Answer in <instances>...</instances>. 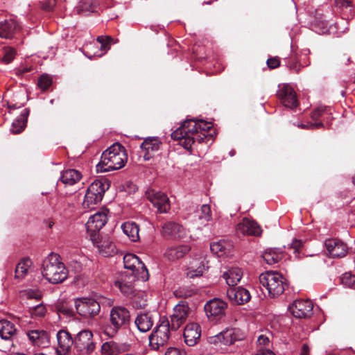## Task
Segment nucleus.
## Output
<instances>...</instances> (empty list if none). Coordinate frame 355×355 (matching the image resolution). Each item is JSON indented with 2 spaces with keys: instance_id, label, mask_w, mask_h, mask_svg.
I'll return each instance as SVG.
<instances>
[{
  "instance_id": "nucleus-1",
  "label": "nucleus",
  "mask_w": 355,
  "mask_h": 355,
  "mask_svg": "<svg viewBox=\"0 0 355 355\" xmlns=\"http://www.w3.org/2000/svg\"><path fill=\"white\" fill-rule=\"evenodd\" d=\"M211 128V123L203 120L187 119L171 133V138L179 141L180 144L185 149L191 150L196 141L202 143L207 142L211 139V135L208 134V131Z\"/></svg>"
},
{
  "instance_id": "nucleus-2",
  "label": "nucleus",
  "mask_w": 355,
  "mask_h": 355,
  "mask_svg": "<svg viewBox=\"0 0 355 355\" xmlns=\"http://www.w3.org/2000/svg\"><path fill=\"white\" fill-rule=\"evenodd\" d=\"M127 161L128 154L125 148L119 143H115L102 153L96 170L101 173L119 170L125 165Z\"/></svg>"
},
{
  "instance_id": "nucleus-3",
  "label": "nucleus",
  "mask_w": 355,
  "mask_h": 355,
  "mask_svg": "<svg viewBox=\"0 0 355 355\" xmlns=\"http://www.w3.org/2000/svg\"><path fill=\"white\" fill-rule=\"evenodd\" d=\"M43 277L51 284L63 282L68 276V270L56 253H50L43 261L42 267Z\"/></svg>"
},
{
  "instance_id": "nucleus-4",
  "label": "nucleus",
  "mask_w": 355,
  "mask_h": 355,
  "mask_svg": "<svg viewBox=\"0 0 355 355\" xmlns=\"http://www.w3.org/2000/svg\"><path fill=\"white\" fill-rule=\"evenodd\" d=\"M110 183L107 180H96L87 188L83 202L84 209H93L100 203L105 192L109 189Z\"/></svg>"
},
{
  "instance_id": "nucleus-5",
  "label": "nucleus",
  "mask_w": 355,
  "mask_h": 355,
  "mask_svg": "<svg viewBox=\"0 0 355 355\" xmlns=\"http://www.w3.org/2000/svg\"><path fill=\"white\" fill-rule=\"evenodd\" d=\"M110 327L105 329V333L110 337L114 336L122 328H125L130 322V311L123 306H114L110 313Z\"/></svg>"
},
{
  "instance_id": "nucleus-6",
  "label": "nucleus",
  "mask_w": 355,
  "mask_h": 355,
  "mask_svg": "<svg viewBox=\"0 0 355 355\" xmlns=\"http://www.w3.org/2000/svg\"><path fill=\"white\" fill-rule=\"evenodd\" d=\"M171 324L168 320H162L149 336V345L154 350L167 343L169 339Z\"/></svg>"
},
{
  "instance_id": "nucleus-7",
  "label": "nucleus",
  "mask_w": 355,
  "mask_h": 355,
  "mask_svg": "<svg viewBox=\"0 0 355 355\" xmlns=\"http://www.w3.org/2000/svg\"><path fill=\"white\" fill-rule=\"evenodd\" d=\"M124 267L130 270L131 274H137L138 279L146 282L149 279L148 270L144 263L134 254H126L123 257Z\"/></svg>"
},
{
  "instance_id": "nucleus-8",
  "label": "nucleus",
  "mask_w": 355,
  "mask_h": 355,
  "mask_svg": "<svg viewBox=\"0 0 355 355\" xmlns=\"http://www.w3.org/2000/svg\"><path fill=\"white\" fill-rule=\"evenodd\" d=\"M108 212V209L103 208L89 218L86 223V228L92 241H96L98 232L106 224Z\"/></svg>"
},
{
  "instance_id": "nucleus-9",
  "label": "nucleus",
  "mask_w": 355,
  "mask_h": 355,
  "mask_svg": "<svg viewBox=\"0 0 355 355\" xmlns=\"http://www.w3.org/2000/svg\"><path fill=\"white\" fill-rule=\"evenodd\" d=\"M74 347L83 354H92L96 348L92 332L89 330L80 331L74 338Z\"/></svg>"
},
{
  "instance_id": "nucleus-10",
  "label": "nucleus",
  "mask_w": 355,
  "mask_h": 355,
  "mask_svg": "<svg viewBox=\"0 0 355 355\" xmlns=\"http://www.w3.org/2000/svg\"><path fill=\"white\" fill-rule=\"evenodd\" d=\"M226 309L227 304L218 298L209 300L204 306L205 311L209 320L215 322L225 316Z\"/></svg>"
},
{
  "instance_id": "nucleus-11",
  "label": "nucleus",
  "mask_w": 355,
  "mask_h": 355,
  "mask_svg": "<svg viewBox=\"0 0 355 355\" xmlns=\"http://www.w3.org/2000/svg\"><path fill=\"white\" fill-rule=\"evenodd\" d=\"M146 196L153 205L157 208V212L164 214L170 210V201L164 193L150 189L146 191Z\"/></svg>"
},
{
  "instance_id": "nucleus-12",
  "label": "nucleus",
  "mask_w": 355,
  "mask_h": 355,
  "mask_svg": "<svg viewBox=\"0 0 355 355\" xmlns=\"http://www.w3.org/2000/svg\"><path fill=\"white\" fill-rule=\"evenodd\" d=\"M189 313L188 302L185 300L180 301L174 307L173 313L171 316V329L178 330L186 322Z\"/></svg>"
},
{
  "instance_id": "nucleus-13",
  "label": "nucleus",
  "mask_w": 355,
  "mask_h": 355,
  "mask_svg": "<svg viewBox=\"0 0 355 355\" xmlns=\"http://www.w3.org/2000/svg\"><path fill=\"white\" fill-rule=\"evenodd\" d=\"M259 282L263 287L267 288H277L279 286L284 288V287H288L289 286L288 282L282 274L274 271H267L261 274Z\"/></svg>"
},
{
  "instance_id": "nucleus-14",
  "label": "nucleus",
  "mask_w": 355,
  "mask_h": 355,
  "mask_svg": "<svg viewBox=\"0 0 355 355\" xmlns=\"http://www.w3.org/2000/svg\"><path fill=\"white\" fill-rule=\"evenodd\" d=\"M76 308L77 312L85 318L94 317L101 311L99 303L90 298H82L76 300Z\"/></svg>"
},
{
  "instance_id": "nucleus-15",
  "label": "nucleus",
  "mask_w": 355,
  "mask_h": 355,
  "mask_svg": "<svg viewBox=\"0 0 355 355\" xmlns=\"http://www.w3.org/2000/svg\"><path fill=\"white\" fill-rule=\"evenodd\" d=\"M277 96L281 103L286 107L293 110L299 105L296 93L288 84L279 85Z\"/></svg>"
},
{
  "instance_id": "nucleus-16",
  "label": "nucleus",
  "mask_w": 355,
  "mask_h": 355,
  "mask_svg": "<svg viewBox=\"0 0 355 355\" xmlns=\"http://www.w3.org/2000/svg\"><path fill=\"white\" fill-rule=\"evenodd\" d=\"M313 305L309 300H296L288 309L292 315L296 318H307L312 315Z\"/></svg>"
},
{
  "instance_id": "nucleus-17",
  "label": "nucleus",
  "mask_w": 355,
  "mask_h": 355,
  "mask_svg": "<svg viewBox=\"0 0 355 355\" xmlns=\"http://www.w3.org/2000/svg\"><path fill=\"white\" fill-rule=\"evenodd\" d=\"M236 232L242 235L259 236L262 233L261 226L253 219L243 218L236 226Z\"/></svg>"
},
{
  "instance_id": "nucleus-18",
  "label": "nucleus",
  "mask_w": 355,
  "mask_h": 355,
  "mask_svg": "<svg viewBox=\"0 0 355 355\" xmlns=\"http://www.w3.org/2000/svg\"><path fill=\"white\" fill-rule=\"evenodd\" d=\"M56 338L58 344V347L56 349L58 355L68 353L72 345H74V338H72L71 334L66 329L58 331Z\"/></svg>"
},
{
  "instance_id": "nucleus-19",
  "label": "nucleus",
  "mask_w": 355,
  "mask_h": 355,
  "mask_svg": "<svg viewBox=\"0 0 355 355\" xmlns=\"http://www.w3.org/2000/svg\"><path fill=\"white\" fill-rule=\"evenodd\" d=\"M162 234L168 239H180L185 236L186 231L182 225L168 221L162 225Z\"/></svg>"
},
{
  "instance_id": "nucleus-20",
  "label": "nucleus",
  "mask_w": 355,
  "mask_h": 355,
  "mask_svg": "<svg viewBox=\"0 0 355 355\" xmlns=\"http://www.w3.org/2000/svg\"><path fill=\"white\" fill-rule=\"evenodd\" d=\"M245 338L244 332L239 328L228 329L218 334L216 339L225 345H231L236 341L243 340Z\"/></svg>"
},
{
  "instance_id": "nucleus-21",
  "label": "nucleus",
  "mask_w": 355,
  "mask_h": 355,
  "mask_svg": "<svg viewBox=\"0 0 355 355\" xmlns=\"http://www.w3.org/2000/svg\"><path fill=\"white\" fill-rule=\"evenodd\" d=\"M324 245L329 256L332 258L345 257L347 252V245L340 240L327 239Z\"/></svg>"
},
{
  "instance_id": "nucleus-22",
  "label": "nucleus",
  "mask_w": 355,
  "mask_h": 355,
  "mask_svg": "<svg viewBox=\"0 0 355 355\" xmlns=\"http://www.w3.org/2000/svg\"><path fill=\"white\" fill-rule=\"evenodd\" d=\"M200 327L197 323H189L184 328L183 334L184 342L189 346H194L200 340Z\"/></svg>"
},
{
  "instance_id": "nucleus-23",
  "label": "nucleus",
  "mask_w": 355,
  "mask_h": 355,
  "mask_svg": "<svg viewBox=\"0 0 355 355\" xmlns=\"http://www.w3.org/2000/svg\"><path fill=\"white\" fill-rule=\"evenodd\" d=\"M92 242L97 247L99 252L104 257L112 256L116 252L115 245L107 236L100 238L98 234L96 241H92Z\"/></svg>"
},
{
  "instance_id": "nucleus-24",
  "label": "nucleus",
  "mask_w": 355,
  "mask_h": 355,
  "mask_svg": "<svg viewBox=\"0 0 355 355\" xmlns=\"http://www.w3.org/2000/svg\"><path fill=\"white\" fill-rule=\"evenodd\" d=\"M26 335L35 346L45 347L50 343L49 334L44 330H31L26 333Z\"/></svg>"
},
{
  "instance_id": "nucleus-25",
  "label": "nucleus",
  "mask_w": 355,
  "mask_h": 355,
  "mask_svg": "<svg viewBox=\"0 0 355 355\" xmlns=\"http://www.w3.org/2000/svg\"><path fill=\"white\" fill-rule=\"evenodd\" d=\"M210 250L219 257L230 256L233 250V244L231 241L220 240L211 243Z\"/></svg>"
},
{
  "instance_id": "nucleus-26",
  "label": "nucleus",
  "mask_w": 355,
  "mask_h": 355,
  "mask_svg": "<svg viewBox=\"0 0 355 355\" xmlns=\"http://www.w3.org/2000/svg\"><path fill=\"white\" fill-rule=\"evenodd\" d=\"M18 334V330L11 322L7 320H0V336L5 340L12 342Z\"/></svg>"
},
{
  "instance_id": "nucleus-27",
  "label": "nucleus",
  "mask_w": 355,
  "mask_h": 355,
  "mask_svg": "<svg viewBox=\"0 0 355 355\" xmlns=\"http://www.w3.org/2000/svg\"><path fill=\"white\" fill-rule=\"evenodd\" d=\"M191 250L189 245H181L169 247L164 254V257L168 261H174L183 258Z\"/></svg>"
},
{
  "instance_id": "nucleus-28",
  "label": "nucleus",
  "mask_w": 355,
  "mask_h": 355,
  "mask_svg": "<svg viewBox=\"0 0 355 355\" xmlns=\"http://www.w3.org/2000/svg\"><path fill=\"white\" fill-rule=\"evenodd\" d=\"M128 350V345L114 341L105 342L101 346L102 355H119Z\"/></svg>"
},
{
  "instance_id": "nucleus-29",
  "label": "nucleus",
  "mask_w": 355,
  "mask_h": 355,
  "mask_svg": "<svg viewBox=\"0 0 355 355\" xmlns=\"http://www.w3.org/2000/svg\"><path fill=\"white\" fill-rule=\"evenodd\" d=\"M162 143L157 138L146 139L141 145L142 151L144 152V158L145 160L150 159L155 152H157Z\"/></svg>"
},
{
  "instance_id": "nucleus-30",
  "label": "nucleus",
  "mask_w": 355,
  "mask_h": 355,
  "mask_svg": "<svg viewBox=\"0 0 355 355\" xmlns=\"http://www.w3.org/2000/svg\"><path fill=\"white\" fill-rule=\"evenodd\" d=\"M135 323L140 331L146 332L149 331L153 325V315L150 312L141 313L137 315Z\"/></svg>"
},
{
  "instance_id": "nucleus-31",
  "label": "nucleus",
  "mask_w": 355,
  "mask_h": 355,
  "mask_svg": "<svg viewBox=\"0 0 355 355\" xmlns=\"http://www.w3.org/2000/svg\"><path fill=\"white\" fill-rule=\"evenodd\" d=\"M229 300L235 304L241 305L248 302L251 295L249 290H226Z\"/></svg>"
},
{
  "instance_id": "nucleus-32",
  "label": "nucleus",
  "mask_w": 355,
  "mask_h": 355,
  "mask_svg": "<svg viewBox=\"0 0 355 355\" xmlns=\"http://www.w3.org/2000/svg\"><path fill=\"white\" fill-rule=\"evenodd\" d=\"M19 30L18 24L13 19L0 22V37L11 38Z\"/></svg>"
},
{
  "instance_id": "nucleus-33",
  "label": "nucleus",
  "mask_w": 355,
  "mask_h": 355,
  "mask_svg": "<svg viewBox=\"0 0 355 355\" xmlns=\"http://www.w3.org/2000/svg\"><path fill=\"white\" fill-rule=\"evenodd\" d=\"M141 282V279H138L137 274L125 273L123 274L120 279H117L114 282V285L119 288L135 287L139 286L137 283Z\"/></svg>"
},
{
  "instance_id": "nucleus-34",
  "label": "nucleus",
  "mask_w": 355,
  "mask_h": 355,
  "mask_svg": "<svg viewBox=\"0 0 355 355\" xmlns=\"http://www.w3.org/2000/svg\"><path fill=\"white\" fill-rule=\"evenodd\" d=\"M32 265L33 262L29 258L22 259L16 266L15 270V279L17 282L22 280L28 273Z\"/></svg>"
},
{
  "instance_id": "nucleus-35",
  "label": "nucleus",
  "mask_w": 355,
  "mask_h": 355,
  "mask_svg": "<svg viewBox=\"0 0 355 355\" xmlns=\"http://www.w3.org/2000/svg\"><path fill=\"white\" fill-rule=\"evenodd\" d=\"M242 276L243 272L241 269L237 267L231 268L223 274V278L225 280L229 286H235L237 285Z\"/></svg>"
},
{
  "instance_id": "nucleus-36",
  "label": "nucleus",
  "mask_w": 355,
  "mask_h": 355,
  "mask_svg": "<svg viewBox=\"0 0 355 355\" xmlns=\"http://www.w3.org/2000/svg\"><path fill=\"white\" fill-rule=\"evenodd\" d=\"M284 257V252L279 248L267 249L262 254L263 259L268 265L277 263Z\"/></svg>"
},
{
  "instance_id": "nucleus-37",
  "label": "nucleus",
  "mask_w": 355,
  "mask_h": 355,
  "mask_svg": "<svg viewBox=\"0 0 355 355\" xmlns=\"http://www.w3.org/2000/svg\"><path fill=\"white\" fill-rule=\"evenodd\" d=\"M29 114V110L24 109L19 116L14 120L11 125L10 131L13 134H19L21 132L26 126L27 118Z\"/></svg>"
},
{
  "instance_id": "nucleus-38",
  "label": "nucleus",
  "mask_w": 355,
  "mask_h": 355,
  "mask_svg": "<svg viewBox=\"0 0 355 355\" xmlns=\"http://www.w3.org/2000/svg\"><path fill=\"white\" fill-rule=\"evenodd\" d=\"M123 232L131 241L136 242L139 239V227L135 222L128 221L121 225Z\"/></svg>"
},
{
  "instance_id": "nucleus-39",
  "label": "nucleus",
  "mask_w": 355,
  "mask_h": 355,
  "mask_svg": "<svg viewBox=\"0 0 355 355\" xmlns=\"http://www.w3.org/2000/svg\"><path fill=\"white\" fill-rule=\"evenodd\" d=\"M82 178V174L76 169H68L64 171L60 178V180L65 185H73L78 182Z\"/></svg>"
},
{
  "instance_id": "nucleus-40",
  "label": "nucleus",
  "mask_w": 355,
  "mask_h": 355,
  "mask_svg": "<svg viewBox=\"0 0 355 355\" xmlns=\"http://www.w3.org/2000/svg\"><path fill=\"white\" fill-rule=\"evenodd\" d=\"M331 107H328L324 105L318 106L311 112V118L315 121L318 120L321 117L329 119V116L331 114Z\"/></svg>"
},
{
  "instance_id": "nucleus-41",
  "label": "nucleus",
  "mask_w": 355,
  "mask_h": 355,
  "mask_svg": "<svg viewBox=\"0 0 355 355\" xmlns=\"http://www.w3.org/2000/svg\"><path fill=\"white\" fill-rule=\"evenodd\" d=\"M340 284L349 288H355V275L351 272H345L340 277Z\"/></svg>"
},
{
  "instance_id": "nucleus-42",
  "label": "nucleus",
  "mask_w": 355,
  "mask_h": 355,
  "mask_svg": "<svg viewBox=\"0 0 355 355\" xmlns=\"http://www.w3.org/2000/svg\"><path fill=\"white\" fill-rule=\"evenodd\" d=\"M204 269L205 266L202 263H200V265L198 266H191L188 268L187 277L190 279H193L196 277H200L203 274Z\"/></svg>"
},
{
  "instance_id": "nucleus-43",
  "label": "nucleus",
  "mask_w": 355,
  "mask_h": 355,
  "mask_svg": "<svg viewBox=\"0 0 355 355\" xmlns=\"http://www.w3.org/2000/svg\"><path fill=\"white\" fill-rule=\"evenodd\" d=\"M97 42L101 44V50L105 53L110 49V44L114 42V40L110 36H98Z\"/></svg>"
},
{
  "instance_id": "nucleus-44",
  "label": "nucleus",
  "mask_w": 355,
  "mask_h": 355,
  "mask_svg": "<svg viewBox=\"0 0 355 355\" xmlns=\"http://www.w3.org/2000/svg\"><path fill=\"white\" fill-rule=\"evenodd\" d=\"M51 84L52 78L49 75H42L38 79L37 85L42 91L47 90Z\"/></svg>"
},
{
  "instance_id": "nucleus-45",
  "label": "nucleus",
  "mask_w": 355,
  "mask_h": 355,
  "mask_svg": "<svg viewBox=\"0 0 355 355\" xmlns=\"http://www.w3.org/2000/svg\"><path fill=\"white\" fill-rule=\"evenodd\" d=\"M56 4V0H44L40 2V7L42 10L51 12L53 10Z\"/></svg>"
},
{
  "instance_id": "nucleus-46",
  "label": "nucleus",
  "mask_w": 355,
  "mask_h": 355,
  "mask_svg": "<svg viewBox=\"0 0 355 355\" xmlns=\"http://www.w3.org/2000/svg\"><path fill=\"white\" fill-rule=\"evenodd\" d=\"M287 65L291 70L294 71L295 73H298L300 70V65L299 64L295 55H291L287 62Z\"/></svg>"
},
{
  "instance_id": "nucleus-47",
  "label": "nucleus",
  "mask_w": 355,
  "mask_h": 355,
  "mask_svg": "<svg viewBox=\"0 0 355 355\" xmlns=\"http://www.w3.org/2000/svg\"><path fill=\"white\" fill-rule=\"evenodd\" d=\"M207 221H209L211 219V207L209 205H203L201 207V216Z\"/></svg>"
},
{
  "instance_id": "nucleus-48",
  "label": "nucleus",
  "mask_w": 355,
  "mask_h": 355,
  "mask_svg": "<svg viewBox=\"0 0 355 355\" xmlns=\"http://www.w3.org/2000/svg\"><path fill=\"white\" fill-rule=\"evenodd\" d=\"M46 311V307L42 304H40L35 306L33 309L31 313L35 316L42 318L45 315Z\"/></svg>"
},
{
  "instance_id": "nucleus-49",
  "label": "nucleus",
  "mask_w": 355,
  "mask_h": 355,
  "mask_svg": "<svg viewBox=\"0 0 355 355\" xmlns=\"http://www.w3.org/2000/svg\"><path fill=\"white\" fill-rule=\"evenodd\" d=\"M15 51L12 48H6L3 57V61L8 64L10 62L15 58Z\"/></svg>"
},
{
  "instance_id": "nucleus-50",
  "label": "nucleus",
  "mask_w": 355,
  "mask_h": 355,
  "mask_svg": "<svg viewBox=\"0 0 355 355\" xmlns=\"http://www.w3.org/2000/svg\"><path fill=\"white\" fill-rule=\"evenodd\" d=\"M194 293L193 290H175L174 295L177 297L187 298Z\"/></svg>"
},
{
  "instance_id": "nucleus-51",
  "label": "nucleus",
  "mask_w": 355,
  "mask_h": 355,
  "mask_svg": "<svg viewBox=\"0 0 355 355\" xmlns=\"http://www.w3.org/2000/svg\"><path fill=\"white\" fill-rule=\"evenodd\" d=\"M266 63L270 69H276L280 65V59L277 56L270 58L267 60Z\"/></svg>"
},
{
  "instance_id": "nucleus-52",
  "label": "nucleus",
  "mask_w": 355,
  "mask_h": 355,
  "mask_svg": "<svg viewBox=\"0 0 355 355\" xmlns=\"http://www.w3.org/2000/svg\"><path fill=\"white\" fill-rule=\"evenodd\" d=\"M302 248V242L300 240H294L291 245V248L293 250V252L296 256L300 253Z\"/></svg>"
},
{
  "instance_id": "nucleus-53",
  "label": "nucleus",
  "mask_w": 355,
  "mask_h": 355,
  "mask_svg": "<svg viewBox=\"0 0 355 355\" xmlns=\"http://www.w3.org/2000/svg\"><path fill=\"white\" fill-rule=\"evenodd\" d=\"M28 299H35L40 300L42 298L40 290H29L26 293Z\"/></svg>"
},
{
  "instance_id": "nucleus-54",
  "label": "nucleus",
  "mask_w": 355,
  "mask_h": 355,
  "mask_svg": "<svg viewBox=\"0 0 355 355\" xmlns=\"http://www.w3.org/2000/svg\"><path fill=\"white\" fill-rule=\"evenodd\" d=\"M56 309L58 313H62L66 315H71L73 313L71 309L65 307L63 304L58 305Z\"/></svg>"
},
{
  "instance_id": "nucleus-55",
  "label": "nucleus",
  "mask_w": 355,
  "mask_h": 355,
  "mask_svg": "<svg viewBox=\"0 0 355 355\" xmlns=\"http://www.w3.org/2000/svg\"><path fill=\"white\" fill-rule=\"evenodd\" d=\"M32 69L30 67H21L16 69V74L22 76L24 73L31 71Z\"/></svg>"
},
{
  "instance_id": "nucleus-56",
  "label": "nucleus",
  "mask_w": 355,
  "mask_h": 355,
  "mask_svg": "<svg viewBox=\"0 0 355 355\" xmlns=\"http://www.w3.org/2000/svg\"><path fill=\"white\" fill-rule=\"evenodd\" d=\"M165 355H183V353L177 348H169Z\"/></svg>"
},
{
  "instance_id": "nucleus-57",
  "label": "nucleus",
  "mask_w": 355,
  "mask_h": 355,
  "mask_svg": "<svg viewBox=\"0 0 355 355\" xmlns=\"http://www.w3.org/2000/svg\"><path fill=\"white\" fill-rule=\"evenodd\" d=\"M269 297L274 298L276 295L282 294L284 290H266Z\"/></svg>"
},
{
  "instance_id": "nucleus-58",
  "label": "nucleus",
  "mask_w": 355,
  "mask_h": 355,
  "mask_svg": "<svg viewBox=\"0 0 355 355\" xmlns=\"http://www.w3.org/2000/svg\"><path fill=\"white\" fill-rule=\"evenodd\" d=\"M257 342L259 345H266L269 343V339L267 336L261 335L259 336Z\"/></svg>"
},
{
  "instance_id": "nucleus-59",
  "label": "nucleus",
  "mask_w": 355,
  "mask_h": 355,
  "mask_svg": "<svg viewBox=\"0 0 355 355\" xmlns=\"http://www.w3.org/2000/svg\"><path fill=\"white\" fill-rule=\"evenodd\" d=\"M257 355H275L271 350L261 348Z\"/></svg>"
},
{
  "instance_id": "nucleus-60",
  "label": "nucleus",
  "mask_w": 355,
  "mask_h": 355,
  "mask_svg": "<svg viewBox=\"0 0 355 355\" xmlns=\"http://www.w3.org/2000/svg\"><path fill=\"white\" fill-rule=\"evenodd\" d=\"M309 352L310 350L308 345L304 344L301 349L300 355H309Z\"/></svg>"
},
{
  "instance_id": "nucleus-61",
  "label": "nucleus",
  "mask_w": 355,
  "mask_h": 355,
  "mask_svg": "<svg viewBox=\"0 0 355 355\" xmlns=\"http://www.w3.org/2000/svg\"><path fill=\"white\" fill-rule=\"evenodd\" d=\"M322 127H323V123L322 122L310 123V129H318Z\"/></svg>"
},
{
  "instance_id": "nucleus-62",
  "label": "nucleus",
  "mask_w": 355,
  "mask_h": 355,
  "mask_svg": "<svg viewBox=\"0 0 355 355\" xmlns=\"http://www.w3.org/2000/svg\"><path fill=\"white\" fill-rule=\"evenodd\" d=\"M340 6L343 8H348L351 6V1H341Z\"/></svg>"
},
{
  "instance_id": "nucleus-63",
  "label": "nucleus",
  "mask_w": 355,
  "mask_h": 355,
  "mask_svg": "<svg viewBox=\"0 0 355 355\" xmlns=\"http://www.w3.org/2000/svg\"><path fill=\"white\" fill-rule=\"evenodd\" d=\"M298 127L303 128V129H310V123H307V124H303V123L298 124Z\"/></svg>"
},
{
  "instance_id": "nucleus-64",
  "label": "nucleus",
  "mask_w": 355,
  "mask_h": 355,
  "mask_svg": "<svg viewBox=\"0 0 355 355\" xmlns=\"http://www.w3.org/2000/svg\"><path fill=\"white\" fill-rule=\"evenodd\" d=\"M22 103H21L20 105H17V104H14V105H9L10 107H13V108H18V107H21L22 106Z\"/></svg>"
}]
</instances>
